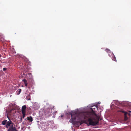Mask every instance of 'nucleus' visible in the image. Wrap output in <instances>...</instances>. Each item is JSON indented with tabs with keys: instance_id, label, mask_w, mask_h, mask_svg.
<instances>
[{
	"instance_id": "nucleus-1",
	"label": "nucleus",
	"mask_w": 131,
	"mask_h": 131,
	"mask_svg": "<svg viewBox=\"0 0 131 131\" xmlns=\"http://www.w3.org/2000/svg\"><path fill=\"white\" fill-rule=\"evenodd\" d=\"M92 112H86L81 113L80 115L82 116V118L84 119L89 118L86 124L88 125L95 126L97 125L99 123V117L95 112V109H97V106H93L91 108Z\"/></svg>"
},
{
	"instance_id": "nucleus-2",
	"label": "nucleus",
	"mask_w": 131,
	"mask_h": 131,
	"mask_svg": "<svg viewBox=\"0 0 131 131\" xmlns=\"http://www.w3.org/2000/svg\"><path fill=\"white\" fill-rule=\"evenodd\" d=\"M7 116L9 121L7 122L5 126V127L7 128H9L7 130V131H17L16 128L15 127V126H14V123L11 121L7 114Z\"/></svg>"
},
{
	"instance_id": "nucleus-3",
	"label": "nucleus",
	"mask_w": 131,
	"mask_h": 131,
	"mask_svg": "<svg viewBox=\"0 0 131 131\" xmlns=\"http://www.w3.org/2000/svg\"><path fill=\"white\" fill-rule=\"evenodd\" d=\"M71 119H70L69 122L71 123H73L75 121L76 117L77 116V113L74 112L71 113Z\"/></svg>"
},
{
	"instance_id": "nucleus-4",
	"label": "nucleus",
	"mask_w": 131,
	"mask_h": 131,
	"mask_svg": "<svg viewBox=\"0 0 131 131\" xmlns=\"http://www.w3.org/2000/svg\"><path fill=\"white\" fill-rule=\"evenodd\" d=\"M26 105L23 106L21 108L22 113H26Z\"/></svg>"
},
{
	"instance_id": "nucleus-5",
	"label": "nucleus",
	"mask_w": 131,
	"mask_h": 131,
	"mask_svg": "<svg viewBox=\"0 0 131 131\" xmlns=\"http://www.w3.org/2000/svg\"><path fill=\"white\" fill-rule=\"evenodd\" d=\"M27 120L29 121V122H31L33 121V119L31 116H30L29 117H27Z\"/></svg>"
},
{
	"instance_id": "nucleus-6",
	"label": "nucleus",
	"mask_w": 131,
	"mask_h": 131,
	"mask_svg": "<svg viewBox=\"0 0 131 131\" xmlns=\"http://www.w3.org/2000/svg\"><path fill=\"white\" fill-rule=\"evenodd\" d=\"M0 41L2 42H4V39L3 37L2 36L0 35Z\"/></svg>"
},
{
	"instance_id": "nucleus-7",
	"label": "nucleus",
	"mask_w": 131,
	"mask_h": 131,
	"mask_svg": "<svg viewBox=\"0 0 131 131\" xmlns=\"http://www.w3.org/2000/svg\"><path fill=\"white\" fill-rule=\"evenodd\" d=\"M7 122L6 120H5L2 122V124L3 125H6Z\"/></svg>"
},
{
	"instance_id": "nucleus-8",
	"label": "nucleus",
	"mask_w": 131,
	"mask_h": 131,
	"mask_svg": "<svg viewBox=\"0 0 131 131\" xmlns=\"http://www.w3.org/2000/svg\"><path fill=\"white\" fill-rule=\"evenodd\" d=\"M113 57L112 60L113 61H116V60L115 57L113 54Z\"/></svg>"
},
{
	"instance_id": "nucleus-9",
	"label": "nucleus",
	"mask_w": 131,
	"mask_h": 131,
	"mask_svg": "<svg viewBox=\"0 0 131 131\" xmlns=\"http://www.w3.org/2000/svg\"><path fill=\"white\" fill-rule=\"evenodd\" d=\"M23 114V117L22 118H24L26 115V113H22Z\"/></svg>"
},
{
	"instance_id": "nucleus-10",
	"label": "nucleus",
	"mask_w": 131,
	"mask_h": 131,
	"mask_svg": "<svg viewBox=\"0 0 131 131\" xmlns=\"http://www.w3.org/2000/svg\"><path fill=\"white\" fill-rule=\"evenodd\" d=\"M128 118L127 116H125L124 119L125 121H126L127 120Z\"/></svg>"
},
{
	"instance_id": "nucleus-11",
	"label": "nucleus",
	"mask_w": 131,
	"mask_h": 131,
	"mask_svg": "<svg viewBox=\"0 0 131 131\" xmlns=\"http://www.w3.org/2000/svg\"><path fill=\"white\" fill-rule=\"evenodd\" d=\"M23 81L24 82V83H26L27 82V81L25 79H24L23 80Z\"/></svg>"
},
{
	"instance_id": "nucleus-12",
	"label": "nucleus",
	"mask_w": 131,
	"mask_h": 131,
	"mask_svg": "<svg viewBox=\"0 0 131 131\" xmlns=\"http://www.w3.org/2000/svg\"><path fill=\"white\" fill-rule=\"evenodd\" d=\"M105 51L108 52L110 51V50L108 49H105Z\"/></svg>"
},
{
	"instance_id": "nucleus-13",
	"label": "nucleus",
	"mask_w": 131,
	"mask_h": 131,
	"mask_svg": "<svg viewBox=\"0 0 131 131\" xmlns=\"http://www.w3.org/2000/svg\"><path fill=\"white\" fill-rule=\"evenodd\" d=\"M21 89H19V94H19L21 92Z\"/></svg>"
},
{
	"instance_id": "nucleus-14",
	"label": "nucleus",
	"mask_w": 131,
	"mask_h": 131,
	"mask_svg": "<svg viewBox=\"0 0 131 131\" xmlns=\"http://www.w3.org/2000/svg\"><path fill=\"white\" fill-rule=\"evenodd\" d=\"M7 68H4L3 69V70L4 71H5L6 70Z\"/></svg>"
},
{
	"instance_id": "nucleus-15",
	"label": "nucleus",
	"mask_w": 131,
	"mask_h": 131,
	"mask_svg": "<svg viewBox=\"0 0 131 131\" xmlns=\"http://www.w3.org/2000/svg\"><path fill=\"white\" fill-rule=\"evenodd\" d=\"M124 113V115L127 116V114H128V113L127 112H125V113Z\"/></svg>"
},
{
	"instance_id": "nucleus-16",
	"label": "nucleus",
	"mask_w": 131,
	"mask_h": 131,
	"mask_svg": "<svg viewBox=\"0 0 131 131\" xmlns=\"http://www.w3.org/2000/svg\"><path fill=\"white\" fill-rule=\"evenodd\" d=\"M24 83L25 84V86H27V82H26V83Z\"/></svg>"
},
{
	"instance_id": "nucleus-17",
	"label": "nucleus",
	"mask_w": 131,
	"mask_h": 131,
	"mask_svg": "<svg viewBox=\"0 0 131 131\" xmlns=\"http://www.w3.org/2000/svg\"><path fill=\"white\" fill-rule=\"evenodd\" d=\"M13 104H12V105H13ZM16 105L15 104H14V106H13V107H16Z\"/></svg>"
},
{
	"instance_id": "nucleus-18",
	"label": "nucleus",
	"mask_w": 131,
	"mask_h": 131,
	"mask_svg": "<svg viewBox=\"0 0 131 131\" xmlns=\"http://www.w3.org/2000/svg\"><path fill=\"white\" fill-rule=\"evenodd\" d=\"M121 112H122L123 113H125V112H124V111H121Z\"/></svg>"
},
{
	"instance_id": "nucleus-19",
	"label": "nucleus",
	"mask_w": 131,
	"mask_h": 131,
	"mask_svg": "<svg viewBox=\"0 0 131 131\" xmlns=\"http://www.w3.org/2000/svg\"><path fill=\"white\" fill-rule=\"evenodd\" d=\"M13 109H11L10 110V112H11L13 110Z\"/></svg>"
},
{
	"instance_id": "nucleus-20",
	"label": "nucleus",
	"mask_w": 131,
	"mask_h": 131,
	"mask_svg": "<svg viewBox=\"0 0 131 131\" xmlns=\"http://www.w3.org/2000/svg\"><path fill=\"white\" fill-rule=\"evenodd\" d=\"M61 117H63V115H61Z\"/></svg>"
},
{
	"instance_id": "nucleus-21",
	"label": "nucleus",
	"mask_w": 131,
	"mask_h": 131,
	"mask_svg": "<svg viewBox=\"0 0 131 131\" xmlns=\"http://www.w3.org/2000/svg\"><path fill=\"white\" fill-rule=\"evenodd\" d=\"M22 118H21V121H22Z\"/></svg>"
},
{
	"instance_id": "nucleus-22",
	"label": "nucleus",
	"mask_w": 131,
	"mask_h": 131,
	"mask_svg": "<svg viewBox=\"0 0 131 131\" xmlns=\"http://www.w3.org/2000/svg\"><path fill=\"white\" fill-rule=\"evenodd\" d=\"M49 110H51V109H50V108L49 109Z\"/></svg>"
},
{
	"instance_id": "nucleus-23",
	"label": "nucleus",
	"mask_w": 131,
	"mask_h": 131,
	"mask_svg": "<svg viewBox=\"0 0 131 131\" xmlns=\"http://www.w3.org/2000/svg\"><path fill=\"white\" fill-rule=\"evenodd\" d=\"M29 100H30V98H29Z\"/></svg>"
}]
</instances>
